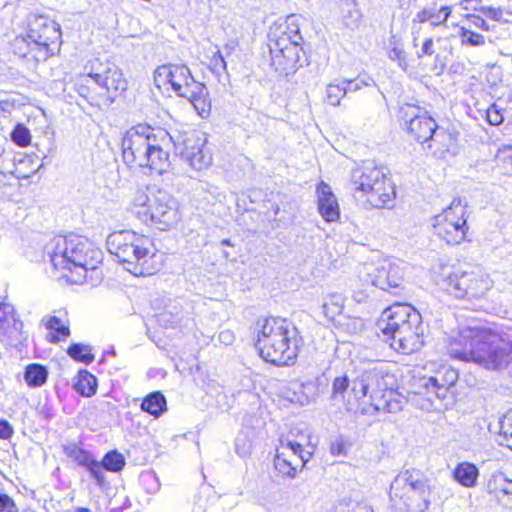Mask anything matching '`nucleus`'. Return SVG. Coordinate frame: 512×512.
Returning <instances> with one entry per match:
<instances>
[{
	"label": "nucleus",
	"mask_w": 512,
	"mask_h": 512,
	"mask_svg": "<svg viewBox=\"0 0 512 512\" xmlns=\"http://www.w3.org/2000/svg\"><path fill=\"white\" fill-rule=\"evenodd\" d=\"M441 289L456 299L479 300L485 298L493 288L494 281L489 274L481 271L453 269L443 275Z\"/></svg>",
	"instance_id": "obj_14"
},
{
	"label": "nucleus",
	"mask_w": 512,
	"mask_h": 512,
	"mask_svg": "<svg viewBox=\"0 0 512 512\" xmlns=\"http://www.w3.org/2000/svg\"><path fill=\"white\" fill-rule=\"evenodd\" d=\"M353 198L364 209H389L396 200V186L382 167L362 166L352 173Z\"/></svg>",
	"instance_id": "obj_10"
},
{
	"label": "nucleus",
	"mask_w": 512,
	"mask_h": 512,
	"mask_svg": "<svg viewBox=\"0 0 512 512\" xmlns=\"http://www.w3.org/2000/svg\"><path fill=\"white\" fill-rule=\"evenodd\" d=\"M108 251L136 277H149L164 265L163 253L155 240L144 233L123 229L111 232L106 241Z\"/></svg>",
	"instance_id": "obj_5"
},
{
	"label": "nucleus",
	"mask_w": 512,
	"mask_h": 512,
	"mask_svg": "<svg viewBox=\"0 0 512 512\" xmlns=\"http://www.w3.org/2000/svg\"><path fill=\"white\" fill-rule=\"evenodd\" d=\"M459 37L462 45L467 46H483L486 39L482 32L472 31L469 29H459Z\"/></svg>",
	"instance_id": "obj_42"
},
{
	"label": "nucleus",
	"mask_w": 512,
	"mask_h": 512,
	"mask_svg": "<svg viewBox=\"0 0 512 512\" xmlns=\"http://www.w3.org/2000/svg\"><path fill=\"white\" fill-rule=\"evenodd\" d=\"M434 234L448 245H459L466 241L469 225L467 205L455 198L440 213L433 217Z\"/></svg>",
	"instance_id": "obj_15"
},
{
	"label": "nucleus",
	"mask_w": 512,
	"mask_h": 512,
	"mask_svg": "<svg viewBox=\"0 0 512 512\" xmlns=\"http://www.w3.org/2000/svg\"><path fill=\"white\" fill-rule=\"evenodd\" d=\"M452 13L451 6L443 5L437 7L436 4L428 5L420 9L413 23L424 24L430 23L433 27L446 26V22Z\"/></svg>",
	"instance_id": "obj_27"
},
{
	"label": "nucleus",
	"mask_w": 512,
	"mask_h": 512,
	"mask_svg": "<svg viewBox=\"0 0 512 512\" xmlns=\"http://www.w3.org/2000/svg\"><path fill=\"white\" fill-rule=\"evenodd\" d=\"M348 386H349V379L346 375L335 377L332 382L331 397L333 399H336L338 397H343L344 393L348 389Z\"/></svg>",
	"instance_id": "obj_43"
},
{
	"label": "nucleus",
	"mask_w": 512,
	"mask_h": 512,
	"mask_svg": "<svg viewBox=\"0 0 512 512\" xmlns=\"http://www.w3.org/2000/svg\"><path fill=\"white\" fill-rule=\"evenodd\" d=\"M459 29L489 32L493 30V25H491L486 19H484L479 14H466L462 19V24L459 25Z\"/></svg>",
	"instance_id": "obj_38"
},
{
	"label": "nucleus",
	"mask_w": 512,
	"mask_h": 512,
	"mask_svg": "<svg viewBox=\"0 0 512 512\" xmlns=\"http://www.w3.org/2000/svg\"><path fill=\"white\" fill-rule=\"evenodd\" d=\"M14 173L16 178L19 180L27 179L30 176V174L22 173L20 166L16 167Z\"/></svg>",
	"instance_id": "obj_53"
},
{
	"label": "nucleus",
	"mask_w": 512,
	"mask_h": 512,
	"mask_svg": "<svg viewBox=\"0 0 512 512\" xmlns=\"http://www.w3.org/2000/svg\"><path fill=\"white\" fill-rule=\"evenodd\" d=\"M10 136L13 143L21 148L28 147L32 141L29 129L22 123H17L14 126Z\"/></svg>",
	"instance_id": "obj_40"
},
{
	"label": "nucleus",
	"mask_w": 512,
	"mask_h": 512,
	"mask_svg": "<svg viewBox=\"0 0 512 512\" xmlns=\"http://www.w3.org/2000/svg\"><path fill=\"white\" fill-rule=\"evenodd\" d=\"M193 87L184 98L190 101L200 117L207 118L212 110L209 92L206 86L199 81Z\"/></svg>",
	"instance_id": "obj_29"
},
{
	"label": "nucleus",
	"mask_w": 512,
	"mask_h": 512,
	"mask_svg": "<svg viewBox=\"0 0 512 512\" xmlns=\"http://www.w3.org/2000/svg\"><path fill=\"white\" fill-rule=\"evenodd\" d=\"M14 434V428L5 419H0V439L9 440Z\"/></svg>",
	"instance_id": "obj_48"
},
{
	"label": "nucleus",
	"mask_w": 512,
	"mask_h": 512,
	"mask_svg": "<svg viewBox=\"0 0 512 512\" xmlns=\"http://www.w3.org/2000/svg\"><path fill=\"white\" fill-rule=\"evenodd\" d=\"M48 379V370L45 366L32 363L25 367L24 380L29 387H41Z\"/></svg>",
	"instance_id": "obj_32"
},
{
	"label": "nucleus",
	"mask_w": 512,
	"mask_h": 512,
	"mask_svg": "<svg viewBox=\"0 0 512 512\" xmlns=\"http://www.w3.org/2000/svg\"><path fill=\"white\" fill-rule=\"evenodd\" d=\"M505 445L512 450V411L507 413L501 422V431Z\"/></svg>",
	"instance_id": "obj_45"
},
{
	"label": "nucleus",
	"mask_w": 512,
	"mask_h": 512,
	"mask_svg": "<svg viewBox=\"0 0 512 512\" xmlns=\"http://www.w3.org/2000/svg\"><path fill=\"white\" fill-rule=\"evenodd\" d=\"M303 17L290 14L284 19L274 22L269 29L268 41H293L303 43L301 27Z\"/></svg>",
	"instance_id": "obj_21"
},
{
	"label": "nucleus",
	"mask_w": 512,
	"mask_h": 512,
	"mask_svg": "<svg viewBox=\"0 0 512 512\" xmlns=\"http://www.w3.org/2000/svg\"><path fill=\"white\" fill-rule=\"evenodd\" d=\"M21 322L17 320L8 306L0 304V335L8 337L13 331L19 330Z\"/></svg>",
	"instance_id": "obj_34"
},
{
	"label": "nucleus",
	"mask_w": 512,
	"mask_h": 512,
	"mask_svg": "<svg viewBox=\"0 0 512 512\" xmlns=\"http://www.w3.org/2000/svg\"><path fill=\"white\" fill-rule=\"evenodd\" d=\"M73 387L80 396L92 397L97 392V378L88 370H80L75 377Z\"/></svg>",
	"instance_id": "obj_31"
},
{
	"label": "nucleus",
	"mask_w": 512,
	"mask_h": 512,
	"mask_svg": "<svg viewBox=\"0 0 512 512\" xmlns=\"http://www.w3.org/2000/svg\"><path fill=\"white\" fill-rule=\"evenodd\" d=\"M422 320L421 313L411 304L395 302L385 308L376 321L384 339H393L395 334Z\"/></svg>",
	"instance_id": "obj_18"
},
{
	"label": "nucleus",
	"mask_w": 512,
	"mask_h": 512,
	"mask_svg": "<svg viewBox=\"0 0 512 512\" xmlns=\"http://www.w3.org/2000/svg\"><path fill=\"white\" fill-rule=\"evenodd\" d=\"M200 64L208 70L217 80L227 71L226 61L217 46L203 47L198 56Z\"/></svg>",
	"instance_id": "obj_25"
},
{
	"label": "nucleus",
	"mask_w": 512,
	"mask_h": 512,
	"mask_svg": "<svg viewBox=\"0 0 512 512\" xmlns=\"http://www.w3.org/2000/svg\"><path fill=\"white\" fill-rule=\"evenodd\" d=\"M66 352L71 359L85 365H89L95 360L91 347L86 344L72 343L68 346Z\"/></svg>",
	"instance_id": "obj_36"
},
{
	"label": "nucleus",
	"mask_w": 512,
	"mask_h": 512,
	"mask_svg": "<svg viewBox=\"0 0 512 512\" xmlns=\"http://www.w3.org/2000/svg\"><path fill=\"white\" fill-rule=\"evenodd\" d=\"M458 374L456 370L448 366H441L435 374L429 378L430 389L441 398L456 384Z\"/></svg>",
	"instance_id": "obj_28"
},
{
	"label": "nucleus",
	"mask_w": 512,
	"mask_h": 512,
	"mask_svg": "<svg viewBox=\"0 0 512 512\" xmlns=\"http://www.w3.org/2000/svg\"><path fill=\"white\" fill-rule=\"evenodd\" d=\"M99 463L102 471L105 469L113 473L121 472L126 464L124 456L117 450H110L105 453Z\"/></svg>",
	"instance_id": "obj_37"
},
{
	"label": "nucleus",
	"mask_w": 512,
	"mask_h": 512,
	"mask_svg": "<svg viewBox=\"0 0 512 512\" xmlns=\"http://www.w3.org/2000/svg\"><path fill=\"white\" fill-rule=\"evenodd\" d=\"M444 51H447V49L444 48ZM448 53H451V49H448Z\"/></svg>",
	"instance_id": "obj_56"
},
{
	"label": "nucleus",
	"mask_w": 512,
	"mask_h": 512,
	"mask_svg": "<svg viewBox=\"0 0 512 512\" xmlns=\"http://www.w3.org/2000/svg\"><path fill=\"white\" fill-rule=\"evenodd\" d=\"M143 411L154 417H159L166 410V399L161 392H152L141 403Z\"/></svg>",
	"instance_id": "obj_33"
},
{
	"label": "nucleus",
	"mask_w": 512,
	"mask_h": 512,
	"mask_svg": "<svg viewBox=\"0 0 512 512\" xmlns=\"http://www.w3.org/2000/svg\"><path fill=\"white\" fill-rule=\"evenodd\" d=\"M348 447L349 443L344 440L335 441L331 444V453L333 455L346 454Z\"/></svg>",
	"instance_id": "obj_49"
},
{
	"label": "nucleus",
	"mask_w": 512,
	"mask_h": 512,
	"mask_svg": "<svg viewBox=\"0 0 512 512\" xmlns=\"http://www.w3.org/2000/svg\"><path fill=\"white\" fill-rule=\"evenodd\" d=\"M182 155L195 170L201 171L209 167L211 154L201 138H188L184 142Z\"/></svg>",
	"instance_id": "obj_24"
},
{
	"label": "nucleus",
	"mask_w": 512,
	"mask_h": 512,
	"mask_svg": "<svg viewBox=\"0 0 512 512\" xmlns=\"http://www.w3.org/2000/svg\"><path fill=\"white\" fill-rule=\"evenodd\" d=\"M398 118L408 140L427 149L433 156L443 159L456 151L459 132L454 127L438 126L424 108L405 103L398 109Z\"/></svg>",
	"instance_id": "obj_4"
},
{
	"label": "nucleus",
	"mask_w": 512,
	"mask_h": 512,
	"mask_svg": "<svg viewBox=\"0 0 512 512\" xmlns=\"http://www.w3.org/2000/svg\"><path fill=\"white\" fill-rule=\"evenodd\" d=\"M270 66L280 75L294 74L309 65V54L303 43L293 41H268Z\"/></svg>",
	"instance_id": "obj_16"
},
{
	"label": "nucleus",
	"mask_w": 512,
	"mask_h": 512,
	"mask_svg": "<svg viewBox=\"0 0 512 512\" xmlns=\"http://www.w3.org/2000/svg\"><path fill=\"white\" fill-rule=\"evenodd\" d=\"M442 41V37H438L437 39H434L433 37L426 38L423 42L421 50L417 53L418 57H435L438 59L441 54V48L439 44Z\"/></svg>",
	"instance_id": "obj_41"
},
{
	"label": "nucleus",
	"mask_w": 512,
	"mask_h": 512,
	"mask_svg": "<svg viewBox=\"0 0 512 512\" xmlns=\"http://www.w3.org/2000/svg\"><path fill=\"white\" fill-rule=\"evenodd\" d=\"M62 45L61 26L46 15H33L28 19L24 34L11 43L12 53L27 63L37 65L56 55Z\"/></svg>",
	"instance_id": "obj_9"
},
{
	"label": "nucleus",
	"mask_w": 512,
	"mask_h": 512,
	"mask_svg": "<svg viewBox=\"0 0 512 512\" xmlns=\"http://www.w3.org/2000/svg\"><path fill=\"white\" fill-rule=\"evenodd\" d=\"M367 280L375 287L400 294L404 290V273L402 268L390 260H382L371 267L367 273Z\"/></svg>",
	"instance_id": "obj_19"
},
{
	"label": "nucleus",
	"mask_w": 512,
	"mask_h": 512,
	"mask_svg": "<svg viewBox=\"0 0 512 512\" xmlns=\"http://www.w3.org/2000/svg\"><path fill=\"white\" fill-rule=\"evenodd\" d=\"M120 145L122 161L130 170L161 175L171 164L174 142L162 127L137 123L125 131Z\"/></svg>",
	"instance_id": "obj_1"
},
{
	"label": "nucleus",
	"mask_w": 512,
	"mask_h": 512,
	"mask_svg": "<svg viewBox=\"0 0 512 512\" xmlns=\"http://www.w3.org/2000/svg\"><path fill=\"white\" fill-rule=\"evenodd\" d=\"M478 477V468L475 464L470 462H460L453 470V478L463 487H474L477 483Z\"/></svg>",
	"instance_id": "obj_30"
},
{
	"label": "nucleus",
	"mask_w": 512,
	"mask_h": 512,
	"mask_svg": "<svg viewBox=\"0 0 512 512\" xmlns=\"http://www.w3.org/2000/svg\"><path fill=\"white\" fill-rule=\"evenodd\" d=\"M73 90L89 106L96 109L109 107L127 88L122 70L108 60L93 59L85 71L72 79Z\"/></svg>",
	"instance_id": "obj_6"
},
{
	"label": "nucleus",
	"mask_w": 512,
	"mask_h": 512,
	"mask_svg": "<svg viewBox=\"0 0 512 512\" xmlns=\"http://www.w3.org/2000/svg\"><path fill=\"white\" fill-rule=\"evenodd\" d=\"M66 454L76 464L86 468L98 485L102 486L105 483V476L101 470V464L91 455L90 452L79 447H73L67 450Z\"/></svg>",
	"instance_id": "obj_26"
},
{
	"label": "nucleus",
	"mask_w": 512,
	"mask_h": 512,
	"mask_svg": "<svg viewBox=\"0 0 512 512\" xmlns=\"http://www.w3.org/2000/svg\"><path fill=\"white\" fill-rule=\"evenodd\" d=\"M346 88L343 84H340V83H331V84H328L327 87H326V92H325V102L327 105L329 106H338L341 102V100L345 97L346 95Z\"/></svg>",
	"instance_id": "obj_39"
},
{
	"label": "nucleus",
	"mask_w": 512,
	"mask_h": 512,
	"mask_svg": "<svg viewBox=\"0 0 512 512\" xmlns=\"http://www.w3.org/2000/svg\"><path fill=\"white\" fill-rule=\"evenodd\" d=\"M0 512H19L16 502L7 493H0Z\"/></svg>",
	"instance_id": "obj_47"
},
{
	"label": "nucleus",
	"mask_w": 512,
	"mask_h": 512,
	"mask_svg": "<svg viewBox=\"0 0 512 512\" xmlns=\"http://www.w3.org/2000/svg\"><path fill=\"white\" fill-rule=\"evenodd\" d=\"M309 444V435L303 431L279 440L273 464L280 477L294 479L305 468L313 454L307 449Z\"/></svg>",
	"instance_id": "obj_13"
},
{
	"label": "nucleus",
	"mask_w": 512,
	"mask_h": 512,
	"mask_svg": "<svg viewBox=\"0 0 512 512\" xmlns=\"http://www.w3.org/2000/svg\"><path fill=\"white\" fill-rule=\"evenodd\" d=\"M433 497V489L426 474L416 468L406 469L394 479L389 498L392 506L401 512H424Z\"/></svg>",
	"instance_id": "obj_12"
},
{
	"label": "nucleus",
	"mask_w": 512,
	"mask_h": 512,
	"mask_svg": "<svg viewBox=\"0 0 512 512\" xmlns=\"http://www.w3.org/2000/svg\"><path fill=\"white\" fill-rule=\"evenodd\" d=\"M131 207L139 220L159 231H170L182 221L179 202L172 195L161 190L150 193L137 191Z\"/></svg>",
	"instance_id": "obj_11"
},
{
	"label": "nucleus",
	"mask_w": 512,
	"mask_h": 512,
	"mask_svg": "<svg viewBox=\"0 0 512 512\" xmlns=\"http://www.w3.org/2000/svg\"><path fill=\"white\" fill-rule=\"evenodd\" d=\"M344 312V299L341 295L331 294L323 303V313L325 317L334 322Z\"/></svg>",
	"instance_id": "obj_35"
},
{
	"label": "nucleus",
	"mask_w": 512,
	"mask_h": 512,
	"mask_svg": "<svg viewBox=\"0 0 512 512\" xmlns=\"http://www.w3.org/2000/svg\"><path fill=\"white\" fill-rule=\"evenodd\" d=\"M351 512H373L372 508L363 503H357L353 506Z\"/></svg>",
	"instance_id": "obj_52"
},
{
	"label": "nucleus",
	"mask_w": 512,
	"mask_h": 512,
	"mask_svg": "<svg viewBox=\"0 0 512 512\" xmlns=\"http://www.w3.org/2000/svg\"><path fill=\"white\" fill-rule=\"evenodd\" d=\"M62 316L48 315L41 320L46 330L45 340L51 344L66 342L71 336L70 320L66 309L60 311Z\"/></svg>",
	"instance_id": "obj_23"
},
{
	"label": "nucleus",
	"mask_w": 512,
	"mask_h": 512,
	"mask_svg": "<svg viewBox=\"0 0 512 512\" xmlns=\"http://www.w3.org/2000/svg\"><path fill=\"white\" fill-rule=\"evenodd\" d=\"M425 339L426 334L422 319L395 334L393 339H386L385 341H389L390 347L395 352L402 355H412L425 346Z\"/></svg>",
	"instance_id": "obj_20"
},
{
	"label": "nucleus",
	"mask_w": 512,
	"mask_h": 512,
	"mask_svg": "<svg viewBox=\"0 0 512 512\" xmlns=\"http://www.w3.org/2000/svg\"><path fill=\"white\" fill-rule=\"evenodd\" d=\"M304 347V336L290 319L269 315L256 322L254 348L264 362L279 368L293 367Z\"/></svg>",
	"instance_id": "obj_2"
},
{
	"label": "nucleus",
	"mask_w": 512,
	"mask_h": 512,
	"mask_svg": "<svg viewBox=\"0 0 512 512\" xmlns=\"http://www.w3.org/2000/svg\"><path fill=\"white\" fill-rule=\"evenodd\" d=\"M154 82L163 94L174 93L178 97H185L190 89L198 82L194 79L188 66L184 64H162L154 71Z\"/></svg>",
	"instance_id": "obj_17"
},
{
	"label": "nucleus",
	"mask_w": 512,
	"mask_h": 512,
	"mask_svg": "<svg viewBox=\"0 0 512 512\" xmlns=\"http://www.w3.org/2000/svg\"><path fill=\"white\" fill-rule=\"evenodd\" d=\"M352 297L357 303H365L369 299V293L365 290L357 289L353 291Z\"/></svg>",
	"instance_id": "obj_51"
},
{
	"label": "nucleus",
	"mask_w": 512,
	"mask_h": 512,
	"mask_svg": "<svg viewBox=\"0 0 512 512\" xmlns=\"http://www.w3.org/2000/svg\"><path fill=\"white\" fill-rule=\"evenodd\" d=\"M37 170H38V168H37V167L33 168V169L31 170L30 174H31V175L35 174V173L37 172Z\"/></svg>",
	"instance_id": "obj_55"
},
{
	"label": "nucleus",
	"mask_w": 512,
	"mask_h": 512,
	"mask_svg": "<svg viewBox=\"0 0 512 512\" xmlns=\"http://www.w3.org/2000/svg\"><path fill=\"white\" fill-rule=\"evenodd\" d=\"M485 118L488 124L492 126H498L504 121L503 110L500 109L496 104H491L486 109Z\"/></svg>",
	"instance_id": "obj_44"
},
{
	"label": "nucleus",
	"mask_w": 512,
	"mask_h": 512,
	"mask_svg": "<svg viewBox=\"0 0 512 512\" xmlns=\"http://www.w3.org/2000/svg\"><path fill=\"white\" fill-rule=\"evenodd\" d=\"M50 260L60 279L68 284L81 285L86 282L89 271L99 268L103 253L87 238L68 234L56 240Z\"/></svg>",
	"instance_id": "obj_7"
},
{
	"label": "nucleus",
	"mask_w": 512,
	"mask_h": 512,
	"mask_svg": "<svg viewBox=\"0 0 512 512\" xmlns=\"http://www.w3.org/2000/svg\"><path fill=\"white\" fill-rule=\"evenodd\" d=\"M316 198L318 213L324 221L327 223L339 221L340 205L329 184L324 181L317 183Z\"/></svg>",
	"instance_id": "obj_22"
},
{
	"label": "nucleus",
	"mask_w": 512,
	"mask_h": 512,
	"mask_svg": "<svg viewBox=\"0 0 512 512\" xmlns=\"http://www.w3.org/2000/svg\"><path fill=\"white\" fill-rule=\"evenodd\" d=\"M450 358L475 362L488 370H502L512 360V343L484 327H467L448 341Z\"/></svg>",
	"instance_id": "obj_3"
},
{
	"label": "nucleus",
	"mask_w": 512,
	"mask_h": 512,
	"mask_svg": "<svg viewBox=\"0 0 512 512\" xmlns=\"http://www.w3.org/2000/svg\"><path fill=\"white\" fill-rule=\"evenodd\" d=\"M75 512H92L89 508L86 507H78Z\"/></svg>",
	"instance_id": "obj_54"
},
{
	"label": "nucleus",
	"mask_w": 512,
	"mask_h": 512,
	"mask_svg": "<svg viewBox=\"0 0 512 512\" xmlns=\"http://www.w3.org/2000/svg\"><path fill=\"white\" fill-rule=\"evenodd\" d=\"M506 484L505 482L503 483H500L499 485L496 484V486L490 491L491 493L494 494V496L497 498V499H500V495H509V494H512V490L510 491L508 488L505 487Z\"/></svg>",
	"instance_id": "obj_50"
},
{
	"label": "nucleus",
	"mask_w": 512,
	"mask_h": 512,
	"mask_svg": "<svg viewBox=\"0 0 512 512\" xmlns=\"http://www.w3.org/2000/svg\"><path fill=\"white\" fill-rule=\"evenodd\" d=\"M353 386L355 399L347 400L348 410L355 414L373 416L378 413H395L401 411L405 397L398 391L399 381L394 373L379 371L368 383L359 382V388Z\"/></svg>",
	"instance_id": "obj_8"
},
{
	"label": "nucleus",
	"mask_w": 512,
	"mask_h": 512,
	"mask_svg": "<svg viewBox=\"0 0 512 512\" xmlns=\"http://www.w3.org/2000/svg\"><path fill=\"white\" fill-rule=\"evenodd\" d=\"M388 57L397 62L403 69L408 67V56L401 46H393L388 52Z\"/></svg>",
	"instance_id": "obj_46"
}]
</instances>
